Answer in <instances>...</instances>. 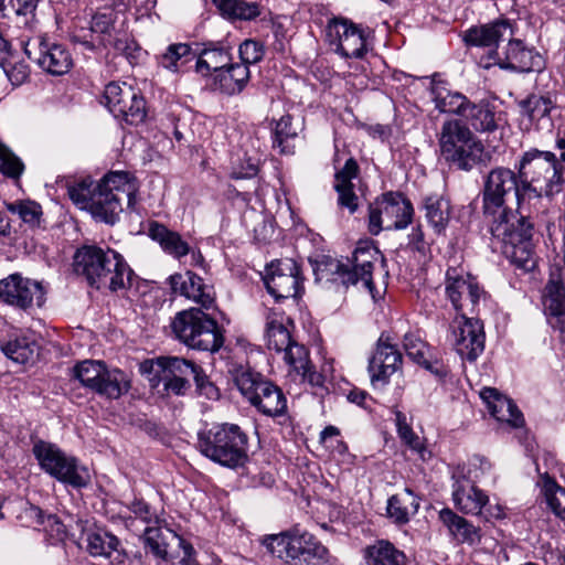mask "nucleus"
<instances>
[{"label":"nucleus","instance_id":"obj_1","mask_svg":"<svg viewBox=\"0 0 565 565\" xmlns=\"http://www.w3.org/2000/svg\"><path fill=\"white\" fill-rule=\"evenodd\" d=\"M532 154H522L516 171L505 167H497L490 170L483 179L481 191L482 210L487 217L492 221L503 218V214L519 215L505 206L507 198L514 194L519 205L526 199L542 198L543 192H551L547 189L550 182L546 178L547 164L541 160H534Z\"/></svg>","mask_w":565,"mask_h":565},{"label":"nucleus","instance_id":"obj_2","mask_svg":"<svg viewBox=\"0 0 565 565\" xmlns=\"http://www.w3.org/2000/svg\"><path fill=\"white\" fill-rule=\"evenodd\" d=\"M136 179L125 171H111L99 182L89 178L68 185V195L81 210L90 213L93 218L114 225L122 212V200L134 209L137 202Z\"/></svg>","mask_w":565,"mask_h":565},{"label":"nucleus","instance_id":"obj_3","mask_svg":"<svg viewBox=\"0 0 565 565\" xmlns=\"http://www.w3.org/2000/svg\"><path fill=\"white\" fill-rule=\"evenodd\" d=\"M74 270L96 289L129 290L137 279L122 255L109 247L84 245L74 255Z\"/></svg>","mask_w":565,"mask_h":565},{"label":"nucleus","instance_id":"obj_4","mask_svg":"<svg viewBox=\"0 0 565 565\" xmlns=\"http://www.w3.org/2000/svg\"><path fill=\"white\" fill-rule=\"evenodd\" d=\"M502 217H507L505 214ZM490 233L516 269L524 274L536 269L539 258L532 242L533 225L525 216L510 214V218L492 221Z\"/></svg>","mask_w":565,"mask_h":565},{"label":"nucleus","instance_id":"obj_5","mask_svg":"<svg viewBox=\"0 0 565 565\" xmlns=\"http://www.w3.org/2000/svg\"><path fill=\"white\" fill-rule=\"evenodd\" d=\"M198 449L213 462L236 469L248 461V436L236 424H216L199 433Z\"/></svg>","mask_w":565,"mask_h":565},{"label":"nucleus","instance_id":"obj_6","mask_svg":"<svg viewBox=\"0 0 565 565\" xmlns=\"http://www.w3.org/2000/svg\"><path fill=\"white\" fill-rule=\"evenodd\" d=\"M262 545L286 565H320L328 561V548L307 531L290 530L266 535Z\"/></svg>","mask_w":565,"mask_h":565},{"label":"nucleus","instance_id":"obj_7","mask_svg":"<svg viewBox=\"0 0 565 565\" xmlns=\"http://www.w3.org/2000/svg\"><path fill=\"white\" fill-rule=\"evenodd\" d=\"M439 147L441 158L458 170L470 171L487 163L489 154L472 131L459 120H447L441 126Z\"/></svg>","mask_w":565,"mask_h":565},{"label":"nucleus","instance_id":"obj_8","mask_svg":"<svg viewBox=\"0 0 565 565\" xmlns=\"http://www.w3.org/2000/svg\"><path fill=\"white\" fill-rule=\"evenodd\" d=\"M170 326L175 339L191 349L215 352L223 345L224 338L217 322L202 308L178 312Z\"/></svg>","mask_w":565,"mask_h":565},{"label":"nucleus","instance_id":"obj_9","mask_svg":"<svg viewBox=\"0 0 565 565\" xmlns=\"http://www.w3.org/2000/svg\"><path fill=\"white\" fill-rule=\"evenodd\" d=\"M379 255L380 252L369 243H360L347 264L330 259L319 270L327 280L340 281L344 287L361 282L370 294H373L372 271Z\"/></svg>","mask_w":565,"mask_h":565},{"label":"nucleus","instance_id":"obj_10","mask_svg":"<svg viewBox=\"0 0 565 565\" xmlns=\"http://www.w3.org/2000/svg\"><path fill=\"white\" fill-rule=\"evenodd\" d=\"M32 451L41 469L56 480L74 488H84L89 483L88 469L56 445L39 440Z\"/></svg>","mask_w":565,"mask_h":565},{"label":"nucleus","instance_id":"obj_11","mask_svg":"<svg viewBox=\"0 0 565 565\" xmlns=\"http://www.w3.org/2000/svg\"><path fill=\"white\" fill-rule=\"evenodd\" d=\"M72 374L84 387L106 398L117 399L130 388L127 374L119 369H108L103 361L78 362Z\"/></svg>","mask_w":565,"mask_h":565},{"label":"nucleus","instance_id":"obj_12","mask_svg":"<svg viewBox=\"0 0 565 565\" xmlns=\"http://www.w3.org/2000/svg\"><path fill=\"white\" fill-rule=\"evenodd\" d=\"M411 201L398 192H387L370 205L369 231L377 235L381 231L404 230L413 220Z\"/></svg>","mask_w":565,"mask_h":565},{"label":"nucleus","instance_id":"obj_13","mask_svg":"<svg viewBox=\"0 0 565 565\" xmlns=\"http://www.w3.org/2000/svg\"><path fill=\"white\" fill-rule=\"evenodd\" d=\"M445 294L457 316L478 313L480 300L486 291L479 286L477 279L462 268L449 267L445 278Z\"/></svg>","mask_w":565,"mask_h":565},{"label":"nucleus","instance_id":"obj_14","mask_svg":"<svg viewBox=\"0 0 565 565\" xmlns=\"http://www.w3.org/2000/svg\"><path fill=\"white\" fill-rule=\"evenodd\" d=\"M24 53L46 73L61 76L73 66L68 50L58 43L50 42L42 35L29 39L23 44Z\"/></svg>","mask_w":565,"mask_h":565},{"label":"nucleus","instance_id":"obj_15","mask_svg":"<svg viewBox=\"0 0 565 565\" xmlns=\"http://www.w3.org/2000/svg\"><path fill=\"white\" fill-rule=\"evenodd\" d=\"M45 289L41 281L12 274L0 280V299L21 310L42 307L45 302Z\"/></svg>","mask_w":565,"mask_h":565},{"label":"nucleus","instance_id":"obj_16","mask_svg":"<svg viewBox=\"0 0 565 565\" xmlns=\"http://www.w3.org/2000/svg\"><path fill=\"white\" fill-rule=\"evenodd\" d=\"M327 35L334 52L345 58H361L366 52L365 32L345 18L331 20Z\"/></svg>","mask_w":565,"mask_h":565},{"label":"nucleus","instance_id":"obj_17","mask_svg":"<svg viewBox=\"0 0 565 565\" xmlns=\"http://www.w3.org/2000/svg\"><path fill=\"white\" fill-rule=\"evenodd\" d=\"M264 282L276 300L296 298L301 289L300 268L291 258L274 260L266 268Z\"/></svg>","mask_w":565,"mask_h":565},{"label":"nucleus","instance_id":"obj_18","mask_svg":"<svg viewBox=\"0 0 565 565\" xmlns=\"http://www.w3.org/2000/svg\"><path fill=\"white\" fill-rule=\"evenodd\" d=\"M454 349L462 360L476 361L484 350V331L482 322L477 318L457 316L451 324Z\"/></svg>","mask_w":565,"mask_h":565},{"label":"nucleus","instance_id":"obj_19","mask_svg":"<svg viewBox=\"0 0 565 565\" xmlns=\"http://www.w3.org/2000/svg\"><path fill=\"white\" fill-rule=\"evenodd\" d=\"M491 64L498 65L503 70L529 73L541 71L543 60L539 53L525 47L522 41L511 38L502 51H492L490 62L484 64V67H489Z\"/></svg>","mask_w":565,"mask_h":565},{"label":"nucleus","instance_id":"obj_20","mask_svg":"<svg viewBox=\"0 0 565 565\" xmlns=\"http://www.w3.org/2000/svg\"><path fill=\"white\" fill-rule=\"evenodd\" d=\"M169 286L174 294L192 300L200 308L210 310L216 308L215 291L213 286L204 282L203 278L186 270L185 273H177L168 278Z\"/></svg>","mask_w":565,"mask_h":565},{"label":"nucleus","instance_id":"obj_21","mask_svg":"<svg viewBox=\"0 0 565 565\" xmlns=\"http://www.w3.org/2000/svg\"><path fill=\"white\" fill-rule=\"evenodd\" d=\"M402 363V353L392 342L390 335L381 334L374 354L369 361V373L373 386L385 384Z\"/></svg>","mask_w":565,"mask_h":565},{"label":"nucleus","instance_id":"obj_22","mask_svg":"<svg viewBox=\"0 0 565 565\" xmlns=\"http://www.w3.org/2000/svg\"><path fill=\"white\" fill-rule=\"evenodd\" d=\"M514 31L509 20H495L490 23L471 26L463 35L467 45L488 49V60L492 51H499V45L503 41L513 38Z\"/></svg>","mask_w":565,"mask_h":565},{"label":"nucleus","instance_id":"obj_23","mask_svg":"<svg viewBox=\"0 0 565 565\" xmlns=\"http://www.w3.org/2000/svg\"><path fill=\"white\" fill-rule=\"evenodd\" d=\"M452 500L458 510L465 514H482L483 508L489 501L484 491L476 486L479 476L476 473L473 480H470L463 472L454 473Z\"/></svg>","mask_w":565,"mask_h":565},{"label":"nucleus","instance_id":"obj_24","mask_svg":"<svg viewBox=\"0 0 565 565\" xmlns=\"http://www.w3.org/2000/svg\"><path fill=\"white\" fill-rule=\"evenodd\" d=\"M282 352L284 360L290 367V375H294L295 380L307 382L311 386H322L323 376L312 370L306 347L292 341Z\"/></svg>","mask_w":565,"mask_h":565},{"label":"nucleus","instance_id":"obj_25","mask_svg":"<svg viewBox=\"0 0 565 565\" xmlns=\"http://www.w3.org/2000/svg\"><path fill=\"white\" fill-rule=\"evenodd\" d=\"M480 397L487 405L489 413L499 422H504L512 427H521L524 424L522 413L512 399L502 395L497 388L483 387Z\"/></svg>","mask_w":565,"mask_h":565},{"label":"nucleus","instance_id":"obj_26","mask_svg":"<svg viewBox=\"0 0 565 565\" xmlns=\"http://www.w3.org/2000/svg\"><path fill=\"white\" fill-rule=\"evenodd\" d=\"M85 542L92 556L110 558L116 564H122L127 558L119 539L106 530L88 531L85 535Z\"/></svg>","mask_w":565,"mask_h":565},{"label":"nucleus","instance_id":"obj_27","mask_svg":"<svg viewBox=\"0 0 565 565\" xmlns=\"http://www.w3.org/2000/svg\"><path fill=\"white\" fill-rule=\"evenodd\" d=\"M234 383L241 394L256 408H258V401L266 398L268 393L276 386L259 373L246 369L236 371Z\"/></svg>","mask_w":565,"mask_h":565},{"label":"nucleus","instance_id":"obj_28","mask_svg":"<svg viewBox=\"0 0 565 565\" xmlns=\"http://www.w3.org/2000/svg\"><path fill=\"white\" fill-rule=\"evenodd\" d=\"M523 154H532L531 157L534 160H541L545 162L548 167L546 178L548 179L547 182H553L552 184V191L543 192L544 196L546 198H553L557 194H559L563 191V186L565 183V151L563 150L559 154V157H556V154L552 151H543L539 150L536 148H532L527 151H525ZM551 188V185H547V189Z\"/></svg>","mask_w":565,"mask_h":565},{"label":"nucleus","instance_id":"obj_29","mask_svg":"<svg viewBox=\"0 0 565 565\" xmlns=\"http://www.w3.org/2000/svg\"><path fill=\"white\" fill-rule=\"evenodd\" d=\"M359 166L355 159L349 158L344 167L335 173L334 189L338 192V203L341 207H347L350 213L358 209V196L353 190L352 179L356 178Z\"/></svg>","mask_w":565,"mask_h":565},{"label":"nucleus","instance_id":"obj_30","mask_svg":"<svg viewBox=\"0 0 565 565\" xmlns=\"http://www.w3.org/2000/svg\"><path fill=\"white\" fill-rule=\"evenodd\" d=\"M440 522L447 527L452 539L460 543L475 545L481 540L480 527L446 508L439 512Z\"/></svg>","mask_w":565,"mask_h":565},{"label":"nucleus","instance_id":"obj_31","mask_svg":"<svg viewBox=\"0 0 565 565\" xmlns=\"http://www.w3.org/2000/svg\"><path fill=\"white\" fill-rule=\"evenodd\" d=\"M250 77L249 68L239 63L228 64L225 68L221 70L213 77V85L226 95H235L241 93Z\"/></svg>","mask_w":565,"mask_h":565},{"label":"nucleus","instance_id":"obj_32","mask_svg":"<svg viewBox=\"0 0 565 565\" xmlns=\"http://www.w3.org/2000/svg\"><path fill=\"white\" fill-rule=\"evenodd\" d=\"M435 77L436 75L433 77L430 88L435 107L440 113L456 114L462 117L469 104L467 97L458 92L450 90L446 83L436 81Z\"/></svg>","mask_w":565,"mask_h":565},{"label":"nucleus","instance_id":"obj_33","mask_svg":"<svg viewBox=\"0 0 565 565\" xmlns=\"http://www.w3.org/2000/svg\"><path fill=\"white\" fill-rule=\"evenodd\" d=\"M364 561V565H408L404 552L385 540H379L365 547Z\"/></svg>","mask_w":565,"mask_h":565},{"label":"nucleus","instance_id":"obj_34","mask_svg":"<svg viewBox=\"0 0 565 565\" xmlns=\"http://www.w3.org/2000/svg\"><path fill=\"white\" fill-rule=\"evenodd\" d=\"M149 236L160 245L164 253L177 259L190 253V246L181 235L162 224L152 223L149 227Z\"/></svg>","mask_w":565,"mask_h":565},{"label":"nucleus","instance_id":"obj_35","mask_svg":"<svg viewBox=\"0 0 565 565\" xmlns=\"http://www.w3.org/2000/svg\"><path fill=\"white\" fill-rule=\"evenodd\" d=\"M519 107L521 115L527 118L531 125L539 127L543 120L551 121V111L555 107V102L548 94H530L519 102Z\"/></svg>","mask_w":565,"mask_h":565},{"label":"nucleus","instance_id":"obj_36","mask_svg":"<svg viewBox=\"0 0 565 565\" xmlns=\"http://www.w3.org/2000/svg\"><path fill=\"white\" fill-rule=\"evenodd\" d=\"M541 300L544 313L565 310V281L559 269L551 270Z\"/></svg>","mask_w":565,"mask_h":565},{"label":"nucleus","instance_id":"obj_37","mask_svg":"<svg viewBox=\"0 0 565 565\" xmlns=\"http://www.w3.org/2000/svg\"><path fill=\"white\" fill-rule=\"evenodd\" d=\"M419 502L414 492L406 488L404 493L392 495L387 501V516L396 524H405L415 514Z\"/></svg>","mask_w":565,"mask_h":565},{"label":"nucleus","instance_id":"obj_38","mask_svg":"<svg viewBox=\"0 0 565 565\" xmlns=\"http://www.w3.org/2000/svg\"><path fill=\"white\" fill-rule=\"evenodd\" d=\"M232 57L225 47L213 46L204 49L198 56L195 68L202 76H213L225 68Z\"/></svg>","mask_w":565,"mask_h":565},{"label":"nucleus","instance_id":"obj_39","mask_svg":"<svg viewBox=\"0 0 565 565\" xmlns=\"http://www.w3.org/2000/svg\"><path fill=\"white\" fill-rule=\"evenodd\" d=\"M273 147L278 148L282 154H291L295 151V139L298 137V128L292 125V117L287 114L273 121Z\"/></svg>","mask_w":565,"mask_h":565},{"label":"nucleus","instance_id":"obj_40","mask_svg":"<svg viewBox=\"0 0 565 565\" xmlns=\"http://www.w3.org/2000/svg\"><path fill=\"white\" fill-rule=\"evenodd\" d=\"M537 486L541 488L548 509L559 519L565 520V488L561 487L547 473L540 477Z\"/></svg>","mask_w":565,"mask_h":565},{"label":"nucleus","instance_id":"obj_41","mask_svg":"<svg viewBox=\"0 0 565 565\" xmlns=\"http://www.w3.org/2000/svg\"><path fill=\"white\" fill-rule=\"evenodd\" d=\"M114 30V19L110 12H98L93 15L90 21V32L96 35L92 41H84L83 44L95 50L97 46L107 47L113 44L111 31Z\"/></svg>","mask_w":565,"mask_h":565},{"label":"nucleus","instance_id":"obj_42","mask_svg":"<svg viewBox=\"0 0 565 565\" xmlns=\"http://www.w3.org/2000/svg\"><path fill=\"white\" fill-rule=\"evenodd\" d=\"M1 349L9 359L22 364L34 361L39 355L38 343L25 335L8 341Z\"/></svg>","mask_w":565,"mask_h":565},{"label":"nucleus","instance_id":"obj_43","mask_svg":"<svg viewBox=\"0 0 565 565\" xmlns=\"http://www.w3.org/2000/svg\"><path fill=\"white\" fill-rule=\"evenodd\" d=\"M425 211L428 223L437 233H441L450 217V203L440 195H429L425 199Z\"/></svg>","mask_w":565,"mask_h":565},{"label":"nucleus","instance_id":"obj_44","mask_svg":"<svg viewBox=\"0 0 565 565\" xmlns=\"http://www.w3.org/2000/svg\"><path fill=\"white\" fill-rule=\"evenodd\" d=\"M224 17L233 20H253L260 14L259 7L247 0H213Z\"/></svg>","mask_w":565,"mask_h":565},{"label":"nucleus","instance_id":"obj_45","mask_svg":"<svg viewBox=\"0 0 565 565\" xmlns=\"http://www.w3.org/2000/svg\"><path fill=\"white\" fill-rule=\"evenodd\" d=\"M265 338L267 348L276 352H282L292 343L290 332L282 322V317H278L276 313L273 318L267 317Z\"/></svg>","mask_w":565,"mask_h":565},{"label":"nucleus","instance_id":"obj_46","mask_svg":"<svg viewBox=\"0 0 565 565\" xmlns=\"http://www.w3.org/2000/svg\"><path fill=\"white\" fill-rule=\"evenodd\" d=\"M462 117L468 120L477 131H493L497 128L494 113L489 104H471L469 102Z\"/></svg>","mask_w":565,"mask_h":565},{"label":"nucleus","instance_id":"obj_47","mask_svg":"<svg viewBox=\"0 0 565 565\" xmlns=\"http://www.w3.org/2000/svg\"><path fill=\"white\" fill-rule=\"evenodd\" d=\"M196 57V53L188 43L170 44L166 52L159 57V64L171 72H178L179 68Z\"/></svg>","mask_w":565,"mask_h":565},{"label":"nucleus","instance_id":"obj_48","mask_svg":"<svg viewBox=\"0 0 565 565\" xmlns=\"http://www.w3.org/2000/svg\"><path fill=\"white\" fill-rule=\"evenodd\" d=\"M167 529L166 531H168ZM168 532H163L158 527L147 526L143 532L142 541L145 544V548L149 551L154 557L161 561H168L169 552H168Z\"/></svg>","mask_w":565,"mask_h":565},{"label":"nucleus","instance_id":"obj_49","mask_svg":"<svg viewBox=\"0 0 565 565\" xmlns=\"http://www.w3.org/2000/svg\"><path fill=\"white\" fill-rule=\"evenodd\" d=\"M130 96H134V88L126 83L122 85L111 82L105 86L104 104L115 116L125 103H128Z\"/></svg>","mask_w":565,"mask_h":565},{"label":"nucleus","instance_id":"obj_50","mask_svg":"<svg viewBox=\"0 0 565 565\" xmlns=\"http://www.w3.org/2000/svg\"><path fill=\"white\" fill-rule=\"evenodd\" d=\"M162 374L174 377L189 379L195 373V363L178 356H163L157 360Z\"/></svg>","mask_w":565,"mask_h":565},{"label":"nucleus","instance_id":"obj_51","mask_svg":"<svg viewBox=\"0 0 565 565\" xmlns=\"http://www.w3.org/2000/svg\"><path fill=\"white\" fill-rule=\"evenodd\" d=\"M147 116L146 102L142 96L138 95L134 89V96H130L125 107L115 115L117 118L124 119L127 124L139 125L143 122Z\"/></svg>","mask_w":565,"mask_h":565},{"label":"nucleus","instance_id":"obj_52","mask_svg":"<svg viewBox=\"0 0 565 565\" xmlns=\"http://www.w3.org/2000/svg\"><path fill=\"white\" fill-rule=\"evenodd\" d=\"M0 172L10 179H20L24 172L22 160L0 139Z\"/></svg>","mask_w":565,"mask_h":565},{"label":"nucleus","instance_id":"obj_53","mask_svg":"<svg viewBox=\"0 0 565 565\" xmlns=\"http://www.w3.org/2000/svg\"><path fill=\"white\" fill-rule=\"evenodd\" d=\"M287 409V399L282 391L276 385L271 392L268 393L267 397L258 401L257 411L266 416H280Z\"/></svg>","mask_w":565,"mask_h":565},{"label":"nucleus","instance_id":"obj_54","mask_svg":"<svg viewBox=\"0 0 565 565\" xmlns=\"http://www.w3.org/2000/svg\"><path fill=\"white\" fill-rule=\"evenodd\" d=\"M6 207L9 212L18 214L24 223L31 226H36L40 224L42 210L41 206L33 201L6 203Z\"/></svg>","mask_w":565,"mask_h":565},{"label":"nucleus","instance_id":"obj_55","mask_svg":"<svg viewBox=\"0 0 565 565\" xmlns=\"http://www.w3.org/2000/svg\"><path fill=\"white\" fill-rule=\"evenodd\" d=\"M39 2L40 0H9V4L14 10L15 14L25 17V23L34 19ZM7 10L6 0H0V18L4 19L8 17Z\"/></svg>","mask_w":565,"mask_h":565},{"label":"nucleus","instance_id":"obj_56","mask_svg":"<svg viewBox=\"0 0 565 565\" xmlns=\"http://www.w3.org/2000/svg\"><path fill=\"white\" fill-rule=\"evenodd\" d=\"M404 350L406 354L416 363L424 365L426 369L430 370V364L425 358L426 354V344L423 342V340L414 334V333H406L404 335V342H403Z\"/></svg>","mask_w":565,"mask_h":565},{"label":"nucleus","instance_id":"obj_57","mask_svg":"<svg viewBox=\"0 0 565 565\" xmlns=\"http://www.w3.org/2000/svg\"><path fill=\"white\" fill-rule=\"evenodd\" d=\"M238 54L242 60L241 64L248 65L260 62L265 55L264 45L253 39H247L241 43L238 47Z\"/></svg>","mask_w":565,"mask_h":565},{"label":"nucleus","instance_id":"obj_58","mask_svg":"<svg viewBox=\"0 0 565 565\" xmlns=\"http://www.w3.org/2000/svg\"><path fill=\"white\" fill-rule=\"evenodd\" d=\"M7 55L2 61H0V66L2 67L4 74L8 79L11 82L13 86L22 85L29 77V67L23 62H9Z\"/></svg>","mask_w":565,"mask_h":565},{"label":"nucleus","instance_id":"obj_59","mask_svg":"<svg viewBox=\"0 0 565 565\" xmlns=\"http://www.w3.org/2000/svg\"><path fill=\"white\" fill-rule=\"evenodd\" d=\"M398 437L411 450L416 452L422 460L430 458V451L427 450L422 439L412 427H404V430L398 433Z\"/></svg>","mask_w":565,"mask_h":565},{"label":"nucleus","instance_id":"obj_60","mask_svg":"<svg viewBox=\"0 0 565 565\" xmlns=\"http://www.w3.org/2000/svg\"><path fill=\"white\" fill-rule=\"evenodd\" d=\"M192 379L200 395L209 399H216L218 397V388L207 379L199 365H195V373H193Z\"/></svg>","mask_w":565,"mask_h":565},{"label":"nucleus","instance_id":"obj_61","mask_svg":"<svg viewBox=\"0 0 565 565\" xmlns=\"http://www.w3.org/2000/svg\"><path fill=\"white\" fill-rule=\"evenodd\" d=\"M129 510L135 514L136 518L142 522L149 524L157 519L156 513L151 510L150 505L142 499H134L129 504Z\"/></svg>","mask_w":565,"mask_h":565},{"label":"nucleus","instance_id":"obj_62","mask_svg":"<svg viewBox=\"0 0 565 565\" xmlns=\"http://www.w3.org/2000/svg\"><path fill=\"white\" fill-rule=\"evenodd\" d=\"M163 387L166 391L171 392L175 395H183L190 388L189 379L161 375Z\"/></svg>","mask_w":565,"mask_h":565},{"label":"nucleus","instance_id":"obj_63","mask_svg":"<svg viewBox=\"0 0 565 565\" xmlns=\"http://www.w3.org/2000/svg\"><path fill=\"white\" fill-rule=\"evenodd\" d=\"M258 173V164L250 158H248L245 163L233 167L231 172L232 179H250L256 177Z\"/></svg>","mask_w":565,"mask_h":565},{"label":"nucleus","instance_id":"obj_64","mask_svg":"<svg viewBox=\"0 0 565 565\" xmlns=\"http://www.w3.org/2000/svg\"><path fill=\"white\" fill-rule=\"evenodd\" d=\"M545 316L551 328L558 333L559 341L565 343V309Z\"/></svg>","mask_w":565,"mask_h":565}]
</instances>
